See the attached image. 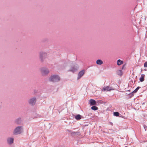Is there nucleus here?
<instances>
[{
    "mask_svg": "<svg viewBox=\"0 0 147 147\" xmlns=\"http://www.w3.org/2000/svg\"><path fill=\"white\" fill-rule=\"evenodd\" d=\"M84 73L85 71L84 70H82L80 71L78 74V76L77 78V80H79L84 75Z\"/></svg>",
    "mask_w": 147,
    "mask_h": 147,
    "instance_id": "8",
    "label": "nucleus"
},
{
    "mask_svg": "<svg viewBox=\"0 0 147 147\" xmlns=\"http://www.w3.org/2000/svg\"><path fill=\"white\" fill-rule=\"evenodd\" d=\"M7 143L9 144H11L13 143V139L12 138H8L7 140Z\"/></svg>",
    "mask_w": 147,
    "mask_h": 147,
    "instance_id": "9",
    "label": "nucleus"
},
{
    "mask_svg": "<svg viewBox=\"0 0 147 147\" xmlns=\"http://www.w3.org/2000/svg\"><path fill=\"white\" fill-rule=\"evenodd\" d=\"M40 71L43 75H46L49 72V71L48 69L45 67H44L41 68Z\"/></svg>",
    "mask_w": 147,
    "mask_h": 147,
    "instance_id": "4",
    "label": "nucleus"
},
{
    "mask_svg": "<svg viewBox=\"0 0 147 147\" xmlns=\"http://www.w3.org/2000/svg\"><path fill=\"white\" fill-rule=\"evenodd\" d=\"M113 124V123H111V124Z\"/></svg>",
    "mask_w": 147,
    "mask_h": 147,
    "instance_id": "25",
    "label": "nucleus"
},
{
    "mask_svg": "<svg viewBox=\"0 0 147 147\" xmlns=\"http://www.w3.org/2000/svg\"><path fill=\"white\" fill-rule=\"evenodd\" d=\"M145 76L144 74H142L141 76V77L140 78L139 80L141 82H142L144 80V77Z\"/></svg>",
    "mask_w": 147,
    "mask_h": 147,
    "instance_id": "13",
    "label": "nucleus"
},
{
    "mask_svg": "<svg viewBox=\"0 0 147 147\" xmlns=\"http://www.w3.org/2000/svg\"><path fill=\"white\" fill-rule=\"evenodd\" d=\"M23 126H17L14 129L13 134L15 135L20 134L23 132Z\"/></svg>",
    "mask_w": 147,
    "mask_h": 147,
    "instance_id": "1",
    "label": "nucleus"
},
{
    "mask_svg": "<svg viewBox=\"0 0 147 147\" xmlns=\"http://www.w3.org/2000/svg\"><path fill=\"white\" fill-rule=\"evenodd\" d=\"M133 93L134 92H132L131 93L129 94L128 95L129 96V98H131L134 95Z\"/></svg>",
    "mask_w": 147,
    "mask_h": 147,
    "instance_id": "20",
    "label": "nucleus"
},
{
    "mask_svg": "<svg viewBox=\"0 0 147 147\" xmlns=\"http://www.w3.org/2000/svg\"><path fill=\"white\" fill-rule=\"evenodd\" d=\"M36 102V98L35 97H33L30 98L29 100V103L32 105H34L35 104Z\"/></svg>",
    "mask_w": 147,
    "mask_h": 147,
    "instance_id": "6",
    "label": "nucleus"
},
{
    "mask_svg": "<svg viewBox=\"0 0 147 147\" xmlns=\"http://www.w3.org/2000/svg\"><path fill=\"white\" fill-rule=\"evenodd\" d=\"M117 65H120L123 63V61L121 60L120 59H118L117 61Z\"/></svg>",
    "mask_w": 147,
    "mask_h": 147,
    "instance_id": "15",
    "label": "nucleus"
},
{
    "mask_svg": "<svg viewBox=\"0 0 147 147\" xmlns=\"http://www.w3.org/2000/svg\"><path fill=\"white\" fill-rule=\"evenodd\" d=\"M102 90L104 91H110L111 90H114V89L111 87L107 86L104 87Z\"/></svg>",
    "mask_w": 147,
    "mask_h": 147,
    "instance_id": "7",
    "label": "nucleus"
},
{
    "mask_svg": "<svg viewBox=\"0 0 147 147\" xmlns=\"http://www.w3.org/2000/svg\"><path fill=\"white\" fill-rule=\"evenodd\" d=\"M40 58L42 62L46 58L47 54L45 52L41 51L39 53Z\"/></svg>",
    "mask_w": 147,
    "mask_h": 147,
    "instance_id": "3",
    "label": "nucleus"
},
{
    "mask_svg": "<svg viewBox=\"0 0 147 147\" xmlns=\"http://www.w3.org/2000/svg\"><path fill=\"white\" fill-rule=\"evenodd\" d=\"M59 76L57 75H54L51 76L49 78V80L50 81L54 82H58L60 80Z\"/></svg>",
    "mask_w": 147,
    "mask_h": 147,
    "instance_id": "2",
    "label": "nucleus"
},
{
    "mask_svg": "<svg viewBox=\"0 0 147 147\" xmlns=\"http://www.w3.org/2000/svg\"><path fill=\"white\" fill-rule=\"evenodd\" d=\"M82 117V116H81L80 115L78 114L75 116L74 118L76 120H79Z\"/></svg>",
    "mask_w": 147,
    "mask_h": 147,
    "instance_id": "10",
    "label": "nucleus"
},
{
    "mask_svg": "<svg viewBox=\"0 0 147 147\" xmlns=\"http://www.w3.org/2000/svg\"><path fill=\"white\" fill-rule=\"evenodd\" d=\"M140 88V87L138 86L137 87V88L132 92H134V93H135L137 92L138 90Z\"/></svg>",
    "mask_w": 147,
    "mask_h": 147,
    "instance_id": "18",
    "label": "nucleus"
},
{
    "mask_svg": "<svg viewBox=\"0 0 147 147\" xmlns=\"http://www.w3.org/2000/svg\"><path fill=\"white\" fill-rule=\"evenodd\" d=\"M113 124V123H111V124Z\"/></svg>",
    "mask_w": 147,
    "mask_h": 147,
    "instance_id": "26",
    "label": "nucleus"
},
{
    "mask_svg": "<svg viewBox=\"0 0 147 147\" xmlns=\"http://www.w3.org/2000/svg\"><path fill=\"white\" fill-rule=\"evenodd\" d=\"M117 75L121 76L122 75L123 72L122 70H118L117 71Z\"/></svg>",
    "mask_w": 147,
    "mask_h": 147,
    "instance_id": "14",
    "label": "nucleus"
},
{
    "mask_svg": "<svg viewBox=\"0 0 147 147\" xmlns=\"http://www.w3.org/2000/svg\"><path fill=\"white\" fill-rule=\"evenodd\" d=\"M119 113L117 112H115L113 113V115L115 116H119Z\"/></svg>",
    "mask_w": 147,
    "mask_h": 147,
    "instance_id": "19",
    "label": "nucleus"
},
{
    "mask_svg": "<svg viewBox=\"0 0 147 147\" xmlns=\"http://www.w3.org/2000/svg\"><path fill=\"white\" fill-rule=\"evenodd\" d=\"M144 129H145V131H146V128H147V126H146L145 125H144Z\"/></svg>",
    "mask_w": 147,
    "mask_h": 147,
    "instance_id": "23",
    "label": "nucleus"
},
{
    "mask_svg": "<svg viewBox=\"0 0 147 147\" xmlns=\"http://www.w3.org/2000/svg\"><path fill=\"white\" fill-rule=\"evenodd\" d=\"M144 67H147V61L145 62L144 64Z\"/></svg>",
    "mask_w": 147,
    "mask_h": 147,
    "instance_id": "21",
    "label": "nucleus"
},
{
    "mask_svg": "<svg viewBox=\"0 0 147 147\" xmlns=\"http://www.w3.org/2000/svg\"><path fill=\"white\" fill-rule=\"evenodd\" d=\"M91 109L92 110L94 111L98 109V107L95 106H92Z\"/></svg>",
    "mask_w": 147,
    "mask_h": 147,
    "instance_id": "17",
    "label": "nucleus"
},
{
    "mask_svg": "<svg viewBox=\"0 0 147 147\" xmlns=\"http://www.w3.org/2000/svg\"><path fill=\"white\" fill-rule=\"evenodd\" d=\"M78 66L77 64L74 65L71 67V69L69 70V71L72 72H74L78 70Z\"/></svg>",
    "mask_w": 147,
    "mask_h": 147,
    "instance_id": "5",
    "label": "nucleus"
},
{
    "mask_svg": "<svg viewBox=\"0 0 147 147\" xmlns=\"http://www.w3.org/2000/svg\"><path fill=\"white\" fill-rule=\"evenodd\" d=\"M103 62L102 61L101 59H98L96 61V63L97 65H101L103 63Z\"/></svg>",
    "mask_w": 147,
    "mask_h": 147,
    "instance_id": "12",
    "label": "nucleus"
},
{
    "mask_svg": "<svg viewBox=\"0 0 147 147\" xmlns=\"http://www.w3.org/2000/svg\"><path fill=\"white\" fill-rule=\"evenodd\" d=\"M124 65L122 67V69H123V68H124Z\"/></svg>",
    "mask_w": 147,
    "mask_h": 147,
    "instance_id": "24",
    "label": "nucleus"
},
{
    "mask_svg": "<svg viewBox=\"0 0 147 147\" xmlns=\"http://www.w3.org/2000/svg\"><path fill=\"white\" fill-rule=\"evenodd\" d=\"M15 122L18 124H20L21 123V120L20 118L17 119L15 120Z\"/></svg>",
    "mask_w": 147,
    "mask_h": 147,
    "instance_id": "16",
    "label": "nucleus"
},
{
    "mask_svg": "<svg viewBox=\"0 0 147 147\" xmlns=\"http://www.w3.org/2000/svg\"><path fill=\"white\" fill-rule=\"evenodd\" d=\"M71 134L72 135H75L76 134V132H71Z\"/></svg>",
    "mask_w": 147,
    "mask_h": 147,
    "instance_id": "22",
    "label": "nucleus"
},
{
    "mask_svg": "<svg viewBox=\"0 0 147 147\" xmlns=\"http://www.w3.org/2000/svg\"><path fill=\"white\" fill-rule=\"evenodd\" d=\"M90 105H94L96 103V101L95 100L92 99H91L90 100Z\"/></svg>",
    "mask_w": 147,
    "mask_h": 147,
    "instance_id": "11",
    "label": "nucleus"
}]
</instances>
